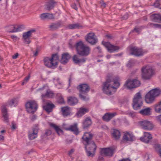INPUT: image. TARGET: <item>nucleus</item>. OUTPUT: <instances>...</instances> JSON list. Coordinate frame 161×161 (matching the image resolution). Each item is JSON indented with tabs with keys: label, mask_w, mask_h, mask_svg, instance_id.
<instances>
[{
	"label": "nucleus",
	"mask_w": 161,
	"mask_h": 161,
	"mask_svg": "<svg viewBox=\"0 0 161 161\" xmlns=\"http://www.w3.org/2000/svg\"><path fill=\"white\" fill-rule=\"evenodd\" d=\"M93 135L90 133L85 132L82 137L87 156L93 157L95 154L97 147L95 143L92 141Z\"/></svg>",
	"instance_id": "nucleus-1"
},
{
	"label": "nucleus",
	"mask_w": 161,
	"mask_h": 161,
	"mask_svg": "<svg viewBox=\"0 0 161 161\" xmlns=\"http://www.w3.org/2000/svg\"><path fill=\"white\" fill-rule=\"evenodd\" d=\"M119 78H116L114 80L110 79L107 80L104 82L103 86V92L107 95H110L114 93L120 85Z\"/></svg>",
	"instance_id": "nucleus-2"
},
{
	"label": "nucleus",
	"mask_w": 161,
	"mask_h": 161,
	"mask_svg": "<svg viewBox=\"0 0 161 161\" xmlns=\"http://www.w3.org/2000/svg\"><path fill=\"white\" fill-rule=\"evenodd\" d=\"M76 48L77 53L81 56H87L90 53V49L81 41L76 43Z\"/></svg>",
	"instance_id": "nucleus-3"
},
{
	"label": "nucleus",
	"mask_w": 161,
	"mask_h": 161,
	"mask_svg": "<svg viewBox=\"0 0 161 161\" xmlns=\"http://www.w3.org/2000/svg\"><path fill=\"white\" fill-rule=\"evenodd\" d=\"M142 78L145 80L150 79L154 73V70L149 66H144L142 68Z\"/></svg>",
	"instance_id": "nucleus-4"
},
{
	"label": "nucleus",
	"mask_w": 161,
	"mask_h": 161,
	"mask_svg": "<svg viewBox=\"0 0 161 161\" xmlns=\"http://www.w3.org/2000/svg\"><path fill=\"white\" fill-rule=\"evenodd\" d=\"M143 102L142 95L140 92L137 93L134 97L133 100L132 106L134 109L137 110L142 106Z\"/></svg>",
	"instance_id": "nucleus-5"
},
{
	"label": "nucleus",
	"mask_w": 161,
	"mask_h": 161,
	"mask_svg": "<svg viewBox=\"0 0 161 161\" xmlns=\"http://www.w3.org/2000/svg\"><path fill=\"white\" fill-rule=\"evenodd\" d=\"M36 31L35 29H31L23 33L22 39L24 43L29 44L31 43V41L30 38L32 34L35 33Z\"/></svg>",
	"instance_id": "nucleus-6"
},
{
	"label": "nucleus",
	"mask_w": 161,
	"mask_h": 161,
	"mask_svg": "<svg viewBox=\"0 0 161 161\" xmlns=\"http://www.w3.org/2000/svg\"><path fill=\"white\" fill-rule=\"evenodd\" d=\"M27 111L29 113H33L35 112L38 107L36 102L34 101H31L27 102L25 104Z\"/></svg>",
	"instance_id": "nucleus-7"
},
{
	"label": "nucleus",
	"mask_w": 161,
	"mask_h": 161,
	"mask_svg": "<svg viewBox=\"0 0 161 161\" xmlns=\"http://www.w3.org/2000/svg\"><path fill=\"white\" fill-rule=\"evenodd\" d=\"M139 124L143 129L145 130H151L153 127L152 123L147 120L140 121L139 122Z\"/></svg>",
	"instance_id": "nucleus-8"
},
{
	"label": "nucleus",
	"mask_w": 161,
	"mask_h": 161,
	"mask_svg": "<svg viewBox=\"0 0 161 161\" xmlns=\"http://www.w3.org/2000/svg\"><path fill=\"white\" fill-rule=\"evenodd\" d=\"M62 127L66 130L74 132L76 135H77L79 133L77 123H75L74 125L69 126H68L67 124L64 123L62 125Z\"/></svg>",
	"instance_id": "nucleus-9"
},
{
	"label": "nucleus",
	"mask_w": 161,
	"mask_h": 161,
	"mask_svg": "<svg viewBox=\"0 0 161 161\" xmlns=\"http://www.w3.org/2000/svg\"><path fill=\"white\" fill-rule=\"evenodd\" d=\"M102 44L110 53L117 51L119 49V47L112 45L109 42H103Z\"/></svg>",
	"instance_id": "nucleus-10"
},
{
	"label": "nucleus",
	"mask_w": 161,
	"mask_h": 161,
	"mask_svg": "<svg viewBox=\"0 0 161 161\" xmlns=\"http://www.w3.org/2000/svg\"><path fill=\"white\" fill-rule=\"evenodd\" d=\"M86 40L92 45H94L97 42V39L93 33H90L86 36Z\"/></svg>",
	"instance_id": "nucleus-11"
},
{
	"label": "nucleus",
	"mask_w": 161,
	"mask_h": 161,
	"mask_svg": "<svg viewBox=\"0 0 161 161\" xmlns=\"http://www.w3.org/2000/svg\"><path fill=\"white\" fill-rule=\"evenodd\" d=\"M101 155L105 156H111L114 153V150L112 148H103L101 149Z\"/></svg>",
	"instance_id": "nucleus-12"
},
{
	"label": "nucleus",
	"mask_w": 161,
	"mask_h": 161,
	"mask_svg": "<svg viewBox=\"0 0 161 161\" xmlns=\"http://www.w3.org/2000/svg\"><path fill=\"white\" fill-rule=\"evenodd\" d=\"M131 54L136 56H140L143 55L145 53V51L141 49H139L136 47H133L131 48Z\"/></svg>",
	"instance_id": "nucleus-13"
},
{
	"label": "nucleus",
	"mask_w": 161,
	"mask_h": 161,
	"mask_svg": "<svg viewBox=\"0 0 161 161\" xmlns=\"http://www.w3.org/2000/svg\"><path fill=\"white\" fill-rule=\"evenodd\" d=\"M152 135L150 133L144 132L143 136L140 138L141 140L145 143H148L152 139Z\"/></svg>",
	"instance_id": "nucleus-14"
},
{
	"label": "nucleus",
	"mask_w": 161,
	"mask_h": 161,
	"mask_svg": "<svg viewBox=\"0 0 161 161\" xmlns=\"http://www.w3.org/2000/svg\"><path fill=\"white\" fill-rule=\"evenodd\" d=\"M77 88L79 90L80 93H86L90 90L89 86L86 84H82L79 85Z\"/></svg>",
	"instance_id": "nucleus-15"
},
{
	"label": "nucleus",
	"mask_w": 161,
	"mask_h": 161,
	"mask_svg": "<svg viewBox=\"0 0 161 161\" xmlns=\"http://www.w3.org/2000/svg\"><path fill=\"white\" fill-rule=\"evenodd\" d=\"M38 130V127H36L33 128L32 131H30L29 132L28 137L30 140H33L37 137Z\"/></svg>",
	"instance_id": "nucleus-16"
},
{
	"label": "nucleus",
	"mask_w": 161,
	"mask_h": 161,
	"mask_svg": "<svg viewBox=\"0 0 161 161\" xmlns=\"http://www.w3.org/2000/svg\"><path fill=\"white\" fill-rule=\"evenodd\" d=\"M145 99L146 102L148 104H151L155 101V98L149 91L145 95Z\"/></svg>",
	"instance_id": "nucleus-17"
},
{
	"label": "nucleus",
	"mask_w": 161,
	"mask_h": 161,
	"mask_svg": "<svg viewBox=\"0 0 161 161\" xmlns=\"http://www.w3.org/2000/svg\"><path fill=\"white\" fill-rule=\"evenodd\" d=\"M123 140L125 141H132L134 139V136L131 133L127 132L124 134L123 137Z\"/></svg>",
	"instance_id": "nucleus-18"
},
{
	"label": "nucleus",
	"mask_w": 161,
	"mask_h": 161,
	"mask_svg": "<svg viewBox=\"0 0 161 161\" xmlns=\"http://www.w3.org/2000/svg\"><path fill=\"white\" fill-rule=\"evenodd\" d=\"M19 101L18 97H15L9 100L7 102L6 106H9L11 107H14L17 104Z\"/></svg>",
	"instance_id": "nucleus-19"
},
{
	"label": "nucleus",
	"mask_w": 161,
	"mask_h": 161,
	"mask_svg": "<svg viewBox=\"0 0 161 161\" xmlns=\"http://www.w3.org/2000/svg\"><path fill=\"white\" fill-rule=\"evenodd\" d=\"M39 17L42 20L51 19L54 18L53 14L48 13L42 14L40 15Z\"/></svg>",
	"instance_id": "nucleus-20"
},
{
	"label": "nucleus",
	"mask_w": 161,
	"mask_h": 161,
	"mask_svg": "<svg viewBox=\"0 0 161 161\" xmlns=\"http://www.w3.org/2000/svg\"><path fill=\"white\" fill-rule=\"evenodd\" d=\"M54 107V105L51 103H47L43 105V109L48 113L51 112Z\"/></svg>",
	"instance_id": "nucleus-21"
},
{
	"label": "nucleus",
	"mask_w": 161,
	"mask_h": 161,
	"mask_svg": "<svg viewBox=\"0 0 161 161\" xmlns=\"http://www.w3.org/2000/svg\"><path fill=\"white\" fill-rule=\"evenodd\" d=\"M2 112L3 121L4 122L7 123L8 122V115L7 113V109L5 105H3L2 108Z\"/></svg>",
	"instance_id": "nucleus-22"
},
{
	"label": "nucleus",
	"mask_w": 161,
	"mask_h": 161,
	"mask_svg": "<svg viewBox=\"0 0 161 161\" xmlns=\"http://www.w3.org/2000/svg\"><path fill=\"white\" fill-rule=\"evenodd\" d=\"M139 113L143 116L150 115L151 114V108L149 107L143 108L139 111Z\"/></svg>",
	"instance_id": "nucleus-23"
},
{
	"label": "nucleus",
	"mask_w": 161,
	"mask_h": 161,
	"mask_svg": "<svg viewBox=\"0 0 161 161\" xmlns=\"http://www.w3.org/2000/svg\"><path fill=\"white\" fill-rule=\"evenodd\" d=\"M54 96V93L51 90L48 89L46 92V93L42 95V98H52Z\"/></svg>",
	"instance_id": "nucleus-24"
},
{
	"label": "nucleus",
	"mask_w": 161,
	"mask_h": 161,
	"mask_svg": "<svg viewBox=\"0 0 161 161\" xmlns=\"http://www.w3.org/2000/svg\"><path fill=\"white\" fill-rule=\"evenodd\" d=\"M49 125L51 127H52L55 130L59 135H60L63 134V131L58 126L52 123H50L49 124Z\"/></svg>",
	"instance_id": "nucleus-25"
},
{
	"label": "nucleus",
	"mask_w": 161,
	"mask_h": 161,
	"mask_svg": "<svg viewBox=\"0 0 161 161\" xmlns=\"http://www.w3.org/2000/svg\"><path fill=\"white\" fill-rule=\"evenodd\" d=\"M73 60L74 62L77 64H80L81 63H84L86 61L85 58H80L77 55H75L73 56Z\"/></svg>",
	"instance_id": "nucleus-26"
},
{
	"label": "nucleus",
	"mask_w": 161,
	"mask_h": 161,
	"mask_svg": "<svg viewBox=\"0 0 161 161\" xmlns=\"http://www.w3.org/2000/svg\"><path fill=\"white\" fill-rule=\"evenodd\" d=\"M44 62L45 66L48 67H55L53 66V63L51 58L48 57H45L43 60Z\"/></svg>",
	"instance_id": "nucleus-27"
},
{
	"label": "nucleus",
	"mask_w": 161,
	"mask_h": 161,
	"mask_svg": "<svg viewBox=\"0 0 161 161\" xmlns=\"http://www.w3.org/2000/svg\"><path fill=\"white\" fill-rule=\"evenodd\" d=\"M116 114L115 113H108L105 114L103 117V119L107 121H109L111 119L113 118Z\"/></svg>",
	"instance_id": "nucleus-28"
},
{
	"label": "nucleus",
	"mask_w": 161,
	"mask_h": 161,
	"mask_svg": "<svg viewBox=\"0 0 161 161\" xmlns=\"http://www.w3.org/2000/svg\"><path fill=\"white\" fill-rule=\"evenodd\" d=\"M61 111L62 115L64 116H66L69 115L70 113V108L68 106L63 107L61 108Z\"/></svg>",
	"instance_id": "nucleus-29"
},
{
	"label": "nucleus",
	"mask_w": 161,
	"mask_h": 161,
	"mask_svg": "<svg viewBox=\"0 0 161 161\" xmlns=\"http://www.w3.org/2000/svg\"><path fill=\"white\" fill-rule=\"evenodd\" d=\"M70 58V56L68 53H64L62 55V58L60 61L61 63L63 64H65L68 62Z\"/></svg>",
	"instance_id": "nucleus-30"
},
{
	"label": "nucleus",
	"mask_w": 161,
	"mask_h": 161,
	"mask_svg": "<svg viewBox=\"0 0 161 161\" xmlns=\"http://www.w3.org/2000/svg\"><path fill=\"white\" fill-rule=\"evenodd\" d=\"M149 92L155 98L161 95V90L159 88H155Z\"/></svg>",
	"instance_id": "nucleus-31"
},
{
	"label": "nucleus",
	"mask_w": 161,
	"mask_h": 161,
	"mask_svg": "<svg viewBox=\"0 0 161 161\" xmlns=\"http://www.w3.org/2000/svg\"><path fill=\"white\" fill-rule=\"evenodd\" d=\"M88 111L89 110L87 108H80L76 114L78 117H80L86 113L88 112Z\"/></svg>",
	"instance_id": "nucleus-32"
},
{
	"label": "nucleus",
	"mask_w": 161,
	"mask_h": 161,
	"mask_svg": "<svg viewBox=\"0 0 161 161\" xmlns=\"http://www.w3.org/2000/svg\"><path fill=\"white\" fill-rule=\"evenodd\" d=\"M51 59L53 62V66L56 67L58 65V62L59 60L58 55L56 54L53 55Z\"/></svg>",
	"instance_id": "nucleus-33"
},
{
	"label": "nucleus",
	"mask_w": 161,
	"mask_h": 161,
	"mask_svg": "<svg viewBox=\"0 0 161 161\" xmlns=\"http://www.w3.org/2000/svg\"><path fill=\"white\" fill-rule=\"evenodd\" d=\"M151 19L155 21H161V14H155L152 15L150 16Z\"/></svg>",
	"instance_id": "nucleus-34"
},
{
	"label": "nucleus",
	"mask_w": 161,
	"mask_h": 161,
	"mask_svg": "<svg viewBox=\"0 0 161 161\" xmlns=\"http://www.w3.org/2000/svg\"><path fill=\"white\" fill-rule=\"evenodd\" d=\"M112 136L115 139H119L121 136L120 132L118 130L114 129L112 132Z\"/></svg>",
	"instance_id": "nucleus-35"
},
{
	"label": "nucleus",
	"mask_w": 161,
	"mask_h": 161,
	"mask_svg": "<svg viewBox=\"0 0 161 161\" xmlns=\"http://www.w3.org/2000/svg\"><path fill=\"white\" fill-rule=\"evenodd\" d=\"M69 103L71 105L76 104L78 102L77 99L74 97H69L68 99Z\"/></svg>",
	"instance_id": "nucleus-36"
},
{
	"label": "nucleus",
	"mask_w": 161,
	"mask_h": 161,
	"mask_svg": "<svg viewBox=\"0 0 161 161\" xmlns=\"http://www.w3.org/2000/svg\"><path fill=\"white\" fill-rule=\"evenodd\" d=\"M155 112L159 114L161 113V101L154 105Z\"/></svg>",
	"instance_id": "nucleus-37"
},
{
	"label": "nucleus",
	"mask_w": 161,
	"mask_h": 161,
	"mask_svg": "<svg viewBox=\"0 0 161 161\" xmlns=\"http://www.w3.org/2000/svg\"><path fill=\"white\" fill-rule=\"evenodd\" d=\"M92 124V121L90 118L89 117L85 119L83 123V128H86L91 125Z\"/></svg>",
	"instance_id": "nucleus-38"
},
{
	"label": "nucleus",
	"mask_w": 161,
	"mask_h": 161,
	"mask_svg": "<svg viewBox=\"0 0 161 161\" xmlns=\"http://www.w3.org/2000/svg\"><path fill=\"white\" fill-rule=\"evenodd\" d=\"M5 30L9 32H15V25H11L6 26L5 27Z\"/></svg>",
	"instance_id": "nucleus-39"
},
{
	"label": "nucleus",
	"mask_w": 161,
	"mask_h": 161,
	"mask_svg": "<svg viewBox=\"0 0 161 161\" xmlns=\"http://www.w3.org/2000/svg\"><path fill=\"white\" fill-rule=\"evenodd\" d=\"M133 85L132 80H128L126 81L124 86L127 88L130 89L133 88Z\"/></svg>",
	"instance_id": "nucleus-40"
},
{
	"label": "nucleus",
	"mask_w": 161,
	"mask_h": 161,
	"mask_svg": "<svg viewBox=\"0 0 161 161\" xmlns=\"http://www.w3.org/2000/svg\"><path fill=\"white\" fill-rule=\"evenodd\" d=\"M54 3L53 1L47 4L45 6V9L46 10H50L54 7Z\"/></svg>",
	"instance_id": "nucleus-41"
},
{
	"label": "nucleus",
	"mask_w": 161,
	"mask_h": 161,
	"mask_svg": "<svg viewBox=\"0 0 161 161\" xmlns=\"http://www.w3.org/2000/svg\"><path fill=\"white\" fill-rule=\"evenodd\" d=\"M154 147L159 156L161 157V145L159 144L154 145Z\"/></svg>",
	"instance_id": "nucleus-42"
},
{
	"label": "nucleus",
	"mask_w": 161,
	"mask_h": 161,
	"mask_svg": "<svg viewBox=\"0 0 161 161\" xmlns=\"http://www.w3.org/2000/svg\"><path fill=\"white\" fill-rule=\"evenodd\" d=\"M81 27V26L79 24H70L68 26V28L69 29H71L80 28Z\"/></svg>",
	"instance_id": "nucleus-43"
},
{
	"label": "nucleus",
	"mask_w": 161,
	"mask_h": 161,
	"mask_svg": "<svg viewBox=\"0 0 161 161\" xmlns=\"http://www.w3.org/2000/svg\"><path fill=\"white\" fill-rule=\"evenodd\" d=\"M53 81L55 83L56 86H57V87L59 89L62 87L61 83L59 81V79L58 78H54Z\"/></svg>",
	"instance_id": "nucleus-44"
},
{
	"label": "nucleus",
	"mask_w": 161,
	"mask_h": 161,
	"mask_svg": "<svg viewBox=\"0 0 161 161\" xmlns=\"http://www.w3.org/2000/svg\"><path fill=\"white\" fill-rule=\"evenodd\" d=\"M57 97H58V103L61 104L64 103V99L61 94L59 93L58 94H57Z\"/></svg>",
	"instance_id": "nucleus-45"
},
{
	"label": "nucleus",
	"mask_w": 161,
	"mask_h": 161,
	"mask_svg": "<svg viewBox=\"0 0 161 161\" xmlns=\"http://www.w3.org/2000/svg\"><path fill=\"white\" fill-rule=\"evenodd\" d=\"M132 82L133 88L138 87L141 85L140 82L137 80H132Z\"/></svg>",
	"instance_id": "nucleus-46"
},
{
	"label": "nucleus",
	"mask_w": 161,
	"mask_h": 161,
	"mask_svg": "<svg viewBox=\"0 0 161 161\" xmlns=\"http://www.w3.org/2000/svg\"><path fill=\"white\" fill-rule=\"evenodd\" d=\"M25 28L24 25H15V32L21 31Z\"/></svg>",
	"instance_id": "nucleus-47"
},
{
	"label": "nucleus",
	"mask_w": 161,
	"mask_h": 161,
	"mask_svg": "<svg viewBox=\"0 0 161 161\" xmlns=\"http://www.w3.org/2000/svg\"><path fill=\"white\" fill-rule=\"evenodd\" d=\"M83 93H80L79 96L81 99L84 101H87L89 100V98L87 96L82 95Z\"/></svg>",
	"instance_id": "nucleus-48"
},
{
	"label": "nucleus",
	"mask_w": 161,
	"mask_h": 161,
	"mask_svg": "<svg viewBox=\"0 0 161 161\" xmlns=\"http://www.w3.org/2000/svg\"><path fill=\"white\" fill-rule=\"evenodd\" d=\"M30 78V75H29L28 76L26 77L22 83V85H23L25 84H26L29 80V79Z\"/></svg>",
	"instance_id": "nucleus-49"
},
{
	"label": "nucleus",
	"mask_w": 161,
	"mask_h": 161,
	"mask_svg": "<svg viewBox=\"0 0 161 161\" xmlns=\"http://www.w3.org/2000/svg\"><path fill=\"white\" fill-rule=\"evenodd\" d=\"M127 114L130 116L132 118L134 117L136 115V114L135 112L131 111H128Z\"/></svg>",
	"instance_id": "nucleus-50"
},
{
	"label": "nucleus",
	"mask_w": 161,
	"mask_h": 161,
	"mask_svg": "<svg viewBox=\"0 0 161 161\" xmlns=\"http://www.w3.org/2000/svg\"><path fill=\"white\" fill-rule=\"evenodd\" d=\"M51 134V131L49 130H48L46 131L45 134L44 135V136L45 137H47L48 136L50 135Z\"/></svg>",
	"instance_id": "nucleus-51"
},
{
	"label": "nucleus",
	"mask_w": 161,
	"mask_h": 161,
	"mask_svg": "<svg viewBox=\"0 0 161 161\" xmlns=\"http://www.w3.org/2000/svg\"><path fill=\"white\" fill-rule=\"evenodd\" d=\"M156 119L157 121L161 125V114L156 116Z\"/></svg>",
	"instance_id": "nucleus-52"
},
{
	"label": "nucleus",
	"mask_w": 161,
	"mask_h": 161,
	"mask_svg": "<svg viewBox=\"0 0 161 161\" xmlns=\"http://www.w3.org/2000/svg\"><path fill=\"white\" fill-rule=\"evenodd\" d=\"M57 25L56 24H53L50 26V28L52 29H55L57 28Z\"/></svg>",
	"instance_id": "nucleus-53"
},
{
	"label": "nucleus",
	"mask_w": 161,
	"mask_h": 161,
	"mask_svg": "<svg viewBox=\"0 0 161 161\" xmlns=\"http://www.w3.org/2000/svg\"><path fill=\"white\" fill-rule=\"evenodd\" d=\"M141 29L137 27H136L132 31V32L135 31L137 33H139Z\"/></svg>",
	"instance_id": "nucleus-54"
},
{
	"label": "nucleus",
	"mask_w": 161,
	"mask_h": 161,
	"mask_svg": "<svg viewBox=\"0 0 161 161\" xmlns=\"http://www.w3.org/2000/svg\"><path fill=\"white\" fill-rule=\"evenodd\" d=\"M11 37L12 39L14 40V41H16L19 39V38H18L16 36L14 35L11 36Z\"/></svg>",
	"instance_id": "nucleus-55"
},
{
	"label": "nucleus",
	"mask_w": 161,
	"mask_h": 161,
	"mask_svg": "<svg viewBox=\"0 0 161 161\" xmlns=\"http://www.w3.org/2000/svg\"><path fill=\"white\" fill-rule=\"evenodd\" d=\"M159 0H156L155 2L154 3V6L155 7H157L159 6Z\"/></svg>",
	"instance_id": "nucleus-56"
},
{
	"label": "nucleus",
	"mask_w": 161,
	"mask_h": 161,
	"mask_svg": "<svg viewBox=\"0 0 161 161\" xmlns=\"http://www.w3.org/2000/svg\"><path fill=\"white\" fill-rule=\"evenodd\" d=\"M19 56V54L18 53H15L14 55L12 56V58L13 59H16Z\"/></svg>",
	"instance_id": "nucleus-57"
},
{
	"label": "nucleus",
	"mask_w": 161,
	"mask_h": 161,
	"mask_svg": "<svg viewBox=\"0 0 161 161\" xmlns=\"http://www.w3.org/2000/svg\"><path fill=\"white\" fill-rule=\"evenodd\" d=\"M36 118V116L35 115H33L31 117V119L32 121H34Z\"/></svg>",
	"instance_id": "nucleus-58"
},
{
	"label": "nucleus",
	"mask_w": 161,
	"mask_h": 161,
	"mask_svg": "<svg viewBox=\"0 0 161 161\" xmlns=\"http://www.w3.org/2000/svg\"><path fill=\"white\" fill-rule=\"evenodd\" d=\"M74 149H71L69 152L68 153V154L70 156L74 152Z\"/></svg>",
	"instance_id": "nucleus-59"
},
{
	"label": "nucleus",
	"mask_w": 161,
	"mask_h": 161,
	"mask_svg": "<svg viewBox=\"0 0 161 161\" xmlns=\"http://www.w3.org/2000/svg\"><path fill=\"white\" fill-rule=\"evenodd\" d=\"M155 27L161 28V25L160 24H153V25Z\"/></svg>",
	"instance_id": "nucleus-60"
},
{
	"label": "nucleus",
	"mask_w": 161,
	"mask_h": 161,
	"mask_svg": "<svg viewBox=\"0 0 161 161\" xmlns=\"http://www.w3.org/2000/svg\"><path fill=\"white\" fill-rule=\"evenodd\" d=\"M128 14H125L124 15V16H123L122 18L124 19H126L128 18Z\"/></svg>",
	"instance_id": "nucleus-61"
},
{
	"label": "nucleus",
	"mask_w": 161,
	"mask_h": 161,
	"mask_svg": "<svg viewBox=\"0 0 161 161\" xmlns=\"http://www.w3.org/2000/svg\"><path fill=\"white\" fill-rule=\"evenodd\" d=\"M71 7L75 9V10H77V8L76 5L75 3L73 4V5H71Z\"/></svg>",
	"instance_id": "nucleus-62"
},
{
	"label": "nucleus",
	"mask_w": 161,
	"mask_h": 161,
	"mask_svg": "<svg viewBox=\"0 0 161 161\" xmlns=\"http://www.w3.org/2000/svg\"><path fill=\"white\" fill-rule=\"evenodd\" d=\"M12 125L11 127L12 129L13 130L15 129L16 128V126L15 125V124H14L13 123H12Z\"/></svg>",
	"instance_id": "nucleus-63"
},
{
	"label": "nucleus",
	"mask_w": 161,
	"mask_h": 161,
	"mask_svg": "<svg viewBox=\"0 0 161 161\" xmlns=\"http://www.w3.org/2000/svg\"><path fill=\"white\" fill-rule=\"evenodd\" d=\"M119 161H130L128 158H126V159L124 158L122 160H119Z\"/></svg>",
	"instance_id": "nucleus-64"
}]
</instances>
